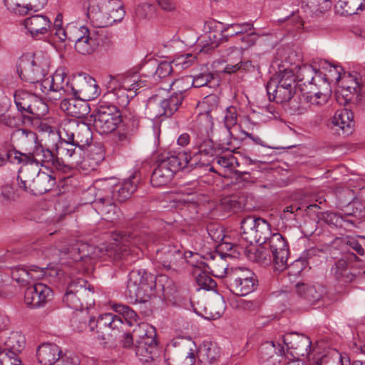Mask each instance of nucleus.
Instances as JSON below:
<instances>
[{
    "label": "nucleus",
    "instance_id": "1",
    "mask_svg": "<svg viewBox=\"0 0 365 365\" xmlns=\"http://www.w3.org/2000/svg\"><path fill=\"white\" fill-rule=\"evenodd\" d=\"M213 126L212 118L207 114L198 115L194 130L195 135L194 143L198 152L192 157L187 153V171L194 168L206 167L208 170L215 172L211 164L210 158L213 157L216 150L232 151L235 148L232 146L230 138L220 139L217 147L215 148L213 141L210 139Z\"/></svg>",
    "mask_w": 365,
    "mask_h": 365
},
{
    "label": "nucleus",
    "instance_id": "2",
    "mask_svg": "<svg viewBox=\"0 0 365 365\" xmlns=\"http://www.w3.org/2000/svg\"><path fill=\"white\" fill-rule=\"evenodd\" d=\"M175 292L173 282L166 275L155 277L141 269L130 272L126 294L131 301L145 303L155 295L166 297Z\"/></svg>",
    "mask_w": 365,
    "mask_h": 365
},
{
    "label": "nucleus",
    "instance_id": "3",
    "mask_svg": "<svg viewBox=\"0 0 365 365\" xmlns=\"http://www.w3.org/2000/svg\"><path fill=\"white\" fill-rule=\"evenodd\" d=\"M124 77L125 74L115 75V96L118 104L123 107L120 110L115 106V149L118 150L130 145L133 132L138 124L136 113L129 107H126L129 103L126 91L130 90L122 86Z\"/></svg>",
    "mask_w": 365,
    "mask_h": 365
},
{
    "label": "nucleus",
    "instance_id": "4",
    "mask_svg": "<svg viewBox=\"0 0 365 365\" xmlns=\"http://www.w3.org/2000/svg\"><path fill=\"white\" fill-rule=\"evenodd\" d=\"M22 136H25L35 142L36 145L29 153H24L20 151L18 153L20 156L21 164L27 165L36 163L41 166H51L63 173H68L71 168L66 165L64 161L56 155L50 149L38 143L37 135L36 133L27 129H19L17 130Z\"/></svg>",
    "mask_w": 365,
    "mask_h": 365
},
{
    "label": "nucleus",
    "instance_id": "5",
    "mask_svg": "<svg viewBox=\"0 0 365 365\" xmlns=\"http://www.w3.org/2000/svg\"><path fill=\"white\" fill-rule=\"evenodd\" d=\"M222 272L216 276L224 277V282L231 292L237 296H246L254 292L258 286L256 274L250 269L235 267L227 269L225 262L220 259Z\"/></svg>",
    "mask_w": 365,
    "mask_h": 365
},
{
    "label": "nucleus",
    "instance_id": "6",
    "mask_svg": "<svg viewBox=\"0 0 365 365\" xmlns=\"http://www.w3.org/2000/svg\"><path fill=\"white\" fill-rule=\"evenodd\" d=\"M136 313L129 307L115 304V330L118 331V354H130L135 349L133 323L136 322Z\"/></svg>",
    "mask_w": 365,
    "mask_h": 365
},
{
    "label": "nucleus",
    "instance_id": "7",
    "mask_svg": "<svg viewBox=\"0 0 365 365\" xmlns=\"http://www.w3.org/2000/svg\"><path fill=\"white\" fill-rule=\"evenodd\" d=\"M180 170H187V153L163 154L156 161V167L151 175L150 182L153 187L165 186Z\"/></svg>",
    "mask_w": 365,
    "mask_h": 365
},
{
    "label": "nucleus",
    "instance_id": "8",
    "mask_svg": "<svg viewBox=\"0 0 365 365\" xmlns=\"http://www.w3.org/2000/svg\"><path fill=\"white\" fill-rule=\"evenodd\" d=\"M135 343L134 351L138 359L145 363L153 362L158 365V348L156 341V331L148 323L138 324L134 329Z\"/></svg>",
    "mask_w": 365,
    "mask_h": 365
},
{
    "label": "nucleus",
    "instance_id": "9",
    "mask_svg": "<svg viewBox=\"0 0 365 365\" xmlns=\"http://www.w3.org/2000/svg\"><path fill=\"white\" fill-rule=\"evenodd\" d=\"M49 61L41 55L21 58L17 72L21 80L30 83L39 82L48 73Z\"/></svg>",
    "mask_w": 365,
    "mask_h": 365
},
{
    "label": "nucleus",
    "instance_id": "10",
    "mask_svg": "<svg viewBox=\"0 0 365 365\" xmlns=\"http://www.w3.org/2000/svg\"><path fill=\"white\" fill-rule=\"evenodd\" d=\"M241 235L247 242L264 244L272 235L267 221L254 216H247L241 222Z\"/></svg>",
    "mask_w": 365,
    "mask_h": 365
},
{
    "label": "nucleus",
    "instance_id": "11",
    "mask_svg": "<svg viewBox=\"0 0 365 365\" xmlns=\"http://www.w3.org/2000/svg\"><path fill=\"white\" fill-rule=\"evenodd\" d=\"M59 136L61 140L75 141L79 152L88 148L93 143V132L89 125L76 120L64 123Z\"/></svg>",
    "mask_w": 365,
    "mask_h": 365
},
{
    "label": "nucleus",
    "instance_id": "12",
    "mask_svg": "<svg viewBox=\"0 0 365 365\" xmlns=\"http://www.w3.org/2000/svg\"><path fill=\"white\" fill-rule=\"evenodd\" d=\"M360 259L354 253H349L337 260L331 269V273L340 283L352 282L360 274L359 268L361 267Z\"/></svg>",
    "mask_w": 365,
    "mask_h": 365
},
{
    "label": "nucleus",
    "instance_id": "13",
    "mask_svg": "<svg viewBox=\"0 0 365 365\" xmlns=\"http://www.w3.org/2000/svg\"><path fill=\"white\" fill-rule=\"evenodd\" d=\"M114 88L102 97L95 117L94 126L101 135H108L114 131V104L109 100Z\"/></svg>",
    "mask_w": 365,
    "mask_h": 365
},
{
    "label": "nucleus",
    "instance_id": "14",
    "mask_svg": "<svg viewBox=\"0 0 365 365\" xmlns=\"http://www.w3.org/2000/svg\"><path fill=\"white\" fill-rule=\"evenodd\" d=\"M113 0H101L100 6L91 4V0H84L83 6L86 8L88 19L98 28L110 26L114 23L110 13L114 11Z\"/></svg>",
    "mask_w": 365,
    "mask_h": 365
},
{
    "label": "nucleus",
    "instance_id": "15",
    "mask_svg": "<svg viewBox=\"0 0 365 365\" xmlns=\"http://www.w3.org/2000/svg\"><path fill=\"white\" fill-rule=\"evenodd\" d=\"M180 246L168 243L155 252L154 260L166 270L177 271L185 262Z\"/></svg>",
    "mask_w": 365,
    "mask_h": 365
},
{
    "label": "nucleus",
    "instance_id": "16",
    "mask_svg": "<svg viewBox=\"0 0 365 365\" xmlns=\"http://www.w3.org/2000/svg\"><path fill=\"white\" fill-rule=\"evenodd\" d=\"M70 94L81 100L90 101L98 96V86L92 76L81 73L71 79Z\"/></svg>",
    "mask_w": 365,
    "mask_h": 365
},
{
    "label": "nucleus",
    "instance_id": "17",
    "mask_svg": "<svg viewBox=\"0 0 365 365\" xmlns=\"http://www.w3.org/2000/svg\"><path fill=\"white\" fill-rule=\"evenodd\" d=\"M267 246L272 252L275 269L283 271L287 268L289 255L288 243L279 232L272 234L267 240Z\"/></svg>",
    "mask_w": 365,
    "mask_h": 365
},
{
    "label": "nucleus",
    "instance_id": "18",
    "mask_svg": "<svg viewBox=\"0 0 365 365\" xmlns=\"http://www.w3.org/2000/svg\"><path fill=\"white\" fill-rule=\"evenodd\" d=\"M53 295L52 289L42 283L28 287L24 292L25 304L31 308L43 307Z\"/></svg>",
    "mask_w": 365,
    "mask_h": 365
},
{
    "label": "nucleus",
    "instance_id": "19",
    "mask_svg": "<svg viewBox=\"0 0 365 365\" xmlns=\"http://www.w3.org/2000/svg\"><path fill=\"white\" fill-rule=\"evenodd\" d=\"M224 56L226 57V61L228 63L224 68V72L226 73H234L240 70L252 72L257 68L251 61L242 60V51L237 47H230L227 49Z\"/></svg>",
    "mask_w": 365,
    "mask_h": 365
},
{
    "label": "nucleus",
    "instance_id": "20",
    "mask_svg": "<svg viewBox=\"0 0 365 365\" xmlns=\"http://www.w3.org/2000/svg\"><path fill=\"white\" fill-rule=\"evenodd\" d=\"M283 343L288 350H291L292 355L304 356L311 353L312 341L304 334L287 333L283 336Z\"/></svg>",
    "mask_w": 365,
    "mask_h": 365
},
{
    "label": "nucleus",
    "instance_id": "21",
    "mask_svg": "<svg viewBox=\"0 0 365 365\" xmlns=\"http://www.w3.org/2000/svg\"><path fill=\"white\" fill-rule=\"evenodd\" d=\"M77 34L73 37H69V41L75 42L76 51L82 55L92 53L97 48V39L91 36L89 29L84 26L76 29Z\"/></svg>",
    "mask_w": 365,
    "mask_h": 365
},
{
    "label": "nucleus",
    "instance_id": "22",
    "mask_svg": "<svg viewBox=\"0 0 365 365\" xmlns=\"http://www.w3.org/2000/svg\"><path fill=\"white\" fill-rule=\"evenodd\" d=\"M34 175V195H41L53 189L56 183V175L53 172L46 173L32 167Z\"/></svg>",
    "mask_w": 365,
    "mask_h": 365
},
{
    "label": "nucleus",
    "instance_id": "23",
    "mask_svg": "<svg viewBox=\"0 0 365 365\" xmlns=\"http://www.w3.org/2000/svg\"><path fill=\"white\" fill-rule=\"evenodd\" d=\"M220 355V348L210 341H203L197 352V363L200 365H215Z\"/></svg>",
    "mask_w": 365,
    "mask_h": 365
},
{
    "label": "nucleus",
    "instance_id": "24",
    "mask_svg": "<svg viewBox=\"0 0 365 365\" xmlns=\"http://www.w3.org/2000/svg\"><path fill=\"white\" fill-rule=\"evenodd\" d=\"M87 101L81 100L77 97L73 98H64L60 104L62 110L68 115L76 118H83L90 112V106Z\"/></svg>",
    "mask_w": 365,
    "mask_h": 365
},
{
    "label": "nucleus",
    "instance_id": "25",
    "mask_svg": "<svg viewBox=\"0 0 365 365\" xmlns=\"http://www.w3.org/2000/svg\"><path fill=\"white\" fill-rule=\"evenodd\" d=\"M25 344V336L17 331L11 332L9 336L0 335V347L4 346L2 350L13 356L19 357L17 355L24 349Z\"/></svg>",
    "mask_w": 365,
    "mask_h": 365
},
{
    "label": "nucleus",
    "instance_id": "26",
    "mask_svg": "<svg viewBox=\"0 0 365 365\" xmlns=\"http://www.w3.org/2000/svg\"><path fill=\"white\" fill-rule=\"evenodd\" d=\"M295 287L297 294L311 304L319 302L326 294L325 287L320 284L299 282L296 284Z\"/></svg>",
    "mask_w": 365,
    "mask_h": 365
},
{
    "label": "nucleus",
    "instance_id": "27",
    "mask_svg": "<svg viewBox=\"0 0 365 365\" xmlns=\"http://www.w3.org/2000/svg\"><path fill=\"white\" fill-rule=\"evenodd\" d=\"M61 353V347L56 344L43 343L36 349V359L41 365H56Z\"/></svg>",
    "mask_w": 365,
    "mask_h": 365
},
{
    "label": "nucleus",
    "instance_id": "28",
    "mask_svg": "<svg viewBox=\"0 0 365 365\" xmlns=\"http://www.w3.org/2000/svg\"><path fill=\"white\" fill-rule=\"evenodd\" d=\"M331 123L334 127H339L345 135L352 133L354 126V113L348 108L337 110L331 119Z\"/></svg>",
    "mask_w": 365,
    "mask_h": 365
},
{
    "label": "nucleus",
    "instance_id": "29",
    "mask_svg": "<svg viewBox=\"0 0 365 365\" xmlns=\"http://www.w3.org/2000/svg\"><path fill=\"white\" fill-rule=\"evenodd\" d=\"M24 26L33 37H38L51 29V22L46 16L34 15L24 20Z\"/></svg>",
    "mask_w": 365,
    "mask_h": 365
},
{
    "label": "nucleus",
    "instance_id": "30",
    "mask_svg": "<svg viewBox=\"0 0 365 365\" xmlns=\"http://www.w3.org/2000/svg\"><path fill=\"white\" fill-rule=\"evenodd\" d=\"M266 89L269 101L280 104L286 103L295 92V91L290 90L287 87L279 85L274 78H271L267 82Z\"/></svg>",
    "mask_w": 365,
    "mask_h": 365
},
{
    "label": "nucleus",
    "instance_id": "31",
    "mask_svg": "<svg viewBox=\"0 0 365 365\" xmlns=\"http://www.w3.org/2000/svg\"><path fill=\"white\" fill-rule=\"evenodd\" d=\"M135 71H128L124 73L125 79L122 83V86L125 89L133 90L135 93L140 88H143L145 87H149L153 83H155L153 78H149L146 76H151V73H143L141 76L138 79H133L134 74Z\"/></svg>",
    "mask_w": 365,
    "mask_h": 365
},
{
    "label": "nucleus",
    "instance_id": "32",
    "mask_svg": "<svg viewBox=\"0 0 365 365\" xmlns=\"http://www.w3.org/2000/svg\"><path fill=\"white\" fill-rule=\"evenodd\" d=\"M48 111L47 104L36 95L26 113L23 114V123H32L33 119H41L47 114Z\"/></svg>",
    "mask_w": 365,
    "mask_h": 365
},
{
    "label": "nucleus",
    "instance_id": "33",
    "mask_svg": "<svg viewBox=\"0 0 365 365\" xmlns=\"http://www.w3.org/2000/svg\"><path fill=\"white\" fill-rule=\"evenodd\" d=\"M53 85V93L56 96L53 99L61 98L66 94H70L71 91V81L69 77L63 71L57 70L52 76Z\"/></svg>",
    "mask_w": 365,
    "mask_h": 365
},
{
    "label": "nucleus",
    "instance_id": "34",
    "mask_svg": "<svg viewBox=\"0 0 365 365\" xmlns=\"http://www.w3.org/2000/svg\"><path fill=\"white\" fill-rule=\"evenodd\" d=\"M88 148L90 150L87 157L81 162V168L84 169L88 166L91 170H94L105 158L104 150L101 143H91Z\"/></svg>",
    "mask_w": 365,
    "mask_h": 365
},
{
    "label": "nucleus",
    "instance_id": "35",
    "mask_svg": "<svg viewBox=\"0 0 365 365\" xmlns=\"http://www.w3.org/2000/svg\"><path fill=\"white\" fill-rule=\"evenodd\" d=\"M19 150H17L11 140H5L0 144V168L8 162L21 164Z\"/></svg>",
    "mask_w": 365,
    "mask_h": 365
},
{
    "label": "nucleus",
    "instance_id": "36",
    "mask_svg": "<svg viewBox=\"0 0 365 365\" xmlns=\"http://www.w3.org/2000/svg\"><path fill=\"white\" fill-rule=\"evenodd\" d=\"M133 237L128 234H117L115 232V260L117 258L120 259L128 260L131 255L130 244Z\"/></svg>",
    "mask_w": 365,
    "mask_h": 365
},
{
    "label": "nucleus",
    "instance_id": "37",
    "mask_svg": "<svg viewBox=\"0 0 365 365\" xmlns=\"http://www.w3.org/2000/svg\"><path fill=\"white\" fill-rule=\"evenodd\" d=\"M93 207L104 220L113 221L114 200L113 197H101L93 202Z\"/></svg>",
    "mask_w": 365,
    "mask_h": 365
},
{
    "label": "nucleus",
    "instance_id": "38",
    "mask_svg": "<svg viewBox=\"0 0 365 365\" xmlns=\"http://www.w3.org/2000/svg\"><path fill=\"white\" fill-rule=\"evenodd\" d=\"M138 182V180L136 179L135 175H132L123 182L115 185V187H118L117 200L119 202H123L130 197L131 195L136 190Z\"/></svg>",
    "mask_w": 365,
    "mask_h": 365
},
{
    "label": "nucleus",
    "instance_id": "39",
    "mask_svg": "<svg viewBox=\"0 0 365 365\" xmlns=\"http://www.w3.org/2000/svg\"><path fill=\"white\" fill-rule=\"evenodd\" d=\"M252 29L251 24H232L227 25L219 34V43L226 42L230 37L243 34Z\"/></svg>",
    "mask_w": 365,
    "mask_h": 365
},
{
    "label": "nucleus",
    "instance_id": "40",
    "mask_svg": "<svg viewBox=\"0 0 365 365\" xmlns=\"http://www.w3.org/2000/svg\"><path fill=\"white\" fill-rule=\"evenodd\" d=\"M93 247L87 243L77 242L69 247L68 257L74 262L86 259L93 253Z\"/></svg>",
    "mask_w": 365,
    "mask_h": 365
},
{
    "label": "nucleus",
    "instance_id": "41",
    "mask_svg": "<svg viewBox=\"0 0 365 365\" xmlns=\"http://www.w3.org/2000/svg\"><path fill=\"white\" fill-rule=\"evenodd\" d=\"M183 98V96L176 93L175 95H172L168 98L163 100L160 103L162 110L159 112V115L172 116L178 109Z\"/></svg>",
    "mask_w": 365,
    "mask_h": 365
},
{
    "label": "nucleus",
    "instance_id": "42",
    "mask_svg": "<svg viewBox=\"0 0 365 365\" xmlns=\"http://www.w3.org/2000/svg\"><path fill=\"white\" fill-rule=\"evenodd\" d=\"M302 9H307L314 16H319L331 7V0H302Z\"/></svg>",
    "mask_w": 365,
    "mask_h": 365
},
{
    "label": "nucleus",
    "instance_id": "43",
    "mask_svg": "<svg viewBox=\"0 0 365 365\" xmlns=\"http://www.w3.org/2000/svg\"><path fill=\"white\" fill-rule=\"evenodd\" d=\"M259 245V247L255 249V252H250V257L254 262H256L264 266L273 262L272 254L267 246V242Z\"/></svg>",
    "mask_w": 365,
    "mask_h": 365
},
{
    "label": "nucleus",
    "instance_id": "44",
    "mask_svg": "<svg viewBox=\"0 0 365 365\" xmlns=\"http://www.w3.org/2000/svg\"><path fill=\"white\" fill-rule=\"evenodd\" d=\"M34 175L32 167L26 168L24 170H20L17 175L18 186L24 192H34Z\"/></svg>",
    "mask_w": 365,
    "mask_h": 365
},
{
    "label": "nucleus",
    "instance_id": "45",
    "mask_svg": "<svg viewBox=\"0 0 365 365\" xmlns=\"http://www.w3.org/2000/svg\"><path fill=\"white\" fill-rule=\"evenodd\" d=\"M36 95L24 90L15 91L14 97L16 108L21 115L25 114Z\"/></svg>",
    "mask_w": 365,
    "mask_h": 365
},
{
    "label": "nucleus",
    "instance_id": "46",
    "mask_svg": "<svg viewBox=\"0 0 365 365\" xmlns=\"http://www.w3.org/2000/svg\"><path fill=\"white\" fill-rule=\"evenodd\" d=\"M34 272H36L35 269L29 271L24 267L18 266L11 269V276L21 286H26L29 284L31 279L36 277L34 274Z\"/></svg>",
    "mask_w": 365,
    "mask_h": 365
},
{
    "label": "nucleus",
    "instance_id": "47",
    "mask_svg": "<svg viewBox=\"0 0 365 365\" xmlns=\"http://www.w3.org/2000/svg\"><path fill=\"white\" fill-rule=\"evenodd\" d=\"M173 71L170 62L162 61L157 68L153 67L150 69L151 76H146L149 78H153L155 83L162 79L169 78Z\"/></svg>",
    "mask_w": 365,
    "mask_h": 365
},
{
    "label": "nucleus",
    "instance_id": "48",
    "mask_svg": "<svg viewBox=\"0 0 365 365\" xmlns=\"http://www.w3.org/2000/svg\"><path fill=\"white\" fill-rule=\"evenodd\" d=\"M192 86L196 88H200L202 86L214 87L218 86L219 81L217 76L210 72L200 73L195 76L192 81Z\"/></svg>",
    "mask_w": 365,
    "mask_h": 365
},
{
    "label": "nucleus",
    "instance_id": "49",
    "mask_svg": "<svg viewBox=\"0 0 365 365\" xmlns=\"http://www.w3.org/2000/svg\"><path fill=\"white\" fill-rule=\"evenodd\" d=\"M193 274L195 276V282L197 285L199 287L198 289H202L208 291L212 290L216 287L217 283L215 281L200 267L195 269Z\"/></svg>",
    "mask_w": 365,
    "mask_h": 365
},
{
    "label": "nucleus",
    "instance_id": "50",
    "mask_svg": "<svg viewBox=\"0 0 365 365\" xmlns=\"http://www.w3.org/2000/svg\"><path fill=\"white\" fill-rule=\"evenodd\" d=\"M324 63L329 67V76L321 72L320 71H316V83L314 84L317 85L320 82H324V83H327V88H329V81H332L333 78H334L337 81H339V79L341 78L340 71L341 70V68L339 66H331L329 63H328L327 61H324Z\"/></svg>",
    "mask_w": 365,
    "mask_h": 365
},
{
    "label": "nucleus",
    "instance_id": "51",
    "mask_svg": "<svg viewBox=\"0 0 365 365\" xmlns=\"http://www.w3.org/2000/svg\"><path fill=\"white\" fill-rule=\"evenodd\" d=\"M364 0H339L338 6L342 9L341 14L351 16L357 13L358 10H364Z\"/></svg>",
    "mask_w": 365,
    "mask_h": 365
},
{
    "label": "nucleus",
    "instance_id": "52",
    "mask_svg": "<svg viewBox=\"0 0 365 365\" xmlns=\"http://www.w3.org/2000/svg\"><path fill=\"white\" fill-rule=\"evenodd\" d=\"M237 109L235 106H229L225 109L224 117L225 134L227 138L230 139L232 135L230 129L237 123Z\"/></svg>",
    "mask_w": 365,
    "mask_h": 365
},
{
    "label": "nucleus",
    "instance_id": "53",
    "mask_svg": "<svg viewBox=\"0 0 365 365\" xmlns=\"http://www.w3.org/2000/svg\"><path fill=\"white\" fill-rule=\"evenodd\" d=\"M88 282L83 278L73 279L67 286L66 289L71 292L78 293L80 296H87L89 292H93V287L91 288V285H88L87 288Z\"/></svg>",
    "mask_w": 365,
    "mask_h": 365
},
{
    "label": "nucleus",
    "instance_id": "54",
    "mask_svg": "<svg viewBox=\"0 0 365 365\" xmlns=\"http://www.w3.org/2000/svg\"><path fill=\"white\" fill-rule=\"evenodd\" d=\"M85 297L80 296L78 293L66 289L63 297V302L73 309L81 310L83 308L82 300Z\"/></svg>",
    "mask_w": 365,
    "mask_h": 365
},
{
    "label": "nucleus",
    "instance_id": "55",
    "mask_svg": "<svg viewBox=\"0 0 365 365\" xmlns=\"http://www.w3.org/2000/svg\"><path fill=\"white\" fill-rule=\"evenodd\" d=\"M190 78L191 77L187 76L185 78L172 80L168 87H165L163 89L168 91L172 89L175 91V93L173 95L178 93L183 96V93L190 88Z\"/></svg>",
    "mask_w": 365,
    "mask_h": 365
},
{
    "label": "nucleus",
    "instance_id": "56",
    "mask_svg": "<svg viewBox=\"0 0 365 365\" xmlns=\"http://www.w3.org/2000/svg\"><path fill=\"white\" fill-rule=\"evenodd\" d=\"M277 83L296 91L295 76L292 70L284 69L276 78Z\"/></svg>",
    "mask_w": 365,
    "mask_h": 365
},
{
    "label": "nucleus",
    "instance_id": "57",
    "mask_svg": "<svg viewBox=\"0 0 365 365\" xmlns=\"http://www.w3.org/2000/svg\"><path fill=\"white\" fill-rule=\"evenodd\" d=\"M315 71L316 70L310 65L300 66L297 71L299 81L304 85L316 83Z\"/></svg>",
    "mask_w": 365,
    "mask_h": 365
},
{
    "label": "nucleus",
    "instance_id": "58",
    "mask_svg": "<svg viewBox=\"0 0 365 365\" xmlns=\"http://www.w3.org/2000/svg\"><path fill=\"white\" fill-rule=\"evenodd\" d=\"M155 14V7L150 4H142L138 5L135 9V17L136 19L150 20Z\"/></svg>",
    "mask_w": 365,
    "mask_h": 365
},
{
    "label": "nucleus",
    "instance_id": "59",
    "mask_svg": "<svg viewBox=\"0 0 365 365\" xmlns=\"http://www.w3.org/2000/svg\"><path fill=\"white\" fill-rule=\"evenodd\" d=\"M114 322V315L111 313H106L101 314L96 323H95V318H91L89 321V324L88 327L90 328V330L93 331L94 330V327H96L97 329L99 328H105L106 327L113 326V323Z\"/></svg>",
    "mask_w": 365,
    "mask_h": 365
},
{
    "label": "nucleus",
    "instance_id": "60",
    "mask_svg": "<svg viewBox=\"0 0 365 365\" xmlns=\"http://www.w3.org/2000/svg\"><path fill=\"white\" fill-rule=\"evenodd\" d=\"M330 94L331 89L329 88H327L326 92L322 93L319 91L315 93L314 95L304 94L303 97L307 102H309L313 105L322 106L328 101Z\"/></svg>",
    "mask_w": 365,
    "mask_h": 365
},
{
    "label": "nucleus",
    "instance_id": "61",
    "mask_svg": "<svg viewBox=\"0 0 365 365\" xmlns=\"http://www.w3.org/2000/svg\"><path fill=\"white\" fill-rule=\"evenodd\" d=\"M23 3L20 15H25L29 11L33 10L35 12L42 9L48 2V0H20Z\"/></svg>",
    "mask_w": 365,
    "mask_h": 365
},
{
    "label": "nucleus",
    "instance_id": "62",
    "mask_svg": "<svg viewBox=\"0 0 365 365\" xmlns=\"http://www.w3.org/2000/svg\"><path fill=\"white\" fill-rule=\"evenodd\" d=\"M202 106L205 108V113H200L199 115L207 114L210 118H212L210 113L217 109L220 106V98L216 94H210L204 98Z\"/></svg>",
    "mask_w": 365,
    "mask_h": 365
},
{
    "label": "nucleus",
    "instance_id": "63",
    "mask_svg": "<svg viewBox=\"0 0 365 365\" xmlns=\"http://www.w3.org/2000/svg\"><path fill=\"white\" fill-rule=\"evenodd\" d=\"M276 352V344L274 341H266L258 349L259 356L263 361H269Z\"/></svg>",
    "mask_w": 365,
    "mask_h": 365
},
{
    "label": "nucleus",
    "instance_id": "64",
    "mask_svg": "<svg viewBox=\"0 0 365 365\" xmlns=\"http://www.w3.org/2000/svg\"><path fill=\"white\" fill-rule=\"evenodd\" d=\"M56 365H79L80 359L78 356L71 351L63 352L61 350V356H58Z\"/></svg>",
    "mask_w": 365,
    "mask_h": 365
}]
</instances>
